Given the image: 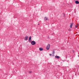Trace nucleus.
<instances>
[{
  "label": "nucleus",
  "instance_id": "obj_1",
  "mask_svg": "<svg viewBox=\"0 0 79 79\" xmlns=\"http://www.w3.org/2000/svg\"><path fill=\"white\" fill-rule=\"evenodd\" d=\"M50 44H48L47 47H46V48L47 49V50H49V49H50Z\"/></svg>",
  "mask_w": 79,
  "mask_h": 79
},
{
  "label": "nucleus",
  "instance_id": "obj_2",
  "mask_svg": "<svg viewBox=\"0 0 79 79\" xmlns=\"http://www.w3.org/2000/svg\"><path fill=\"white\" fill-rule=\"evenodd\" d=\"M31 44L32 45H35V44H36V42L35 41H31Z\"/></svg>",
  "mask_w": 79,
  "mask_h": 79
},
{
  "label": "nucleus",
  "instance_id": "obj_3",
  "mask_svg": "<svg viewBox=\"0 0 79 79\" xmlns=\"http://www.w3.org/2000/svg\"><path fill=\"white\" fill-rule=\"evenodd\" d=\"M32 38L31 37V36H30L29 37V42H31V41H32Z\"/></svg>",
  "mask_w": 79,
  "mask_h": 79
},
{
  "label": "nucleus",
  "instance_id": "obj_4",
  "mask_svg": "<svg viewBox=\"0 0 79 79\" xmlns=\"http://www.w3.org/2000/svg\"><path fill=\"white\" fill-rule=\"evenodd\" d=\"M28 37L27 36H26L25 37L24 40H27V39H28Z\"/></svg>",
  "mask_w": 79,
  "mask_h": 79
},
{
  "label": "nucleus",
  "instance_id": "obj_5",
  "mask_svg": "<svg viewBox=\"0 0 79 79\" xmlns=\"http://www.w3.org/2000/svg\"><path fill=\"white\" fill-rule=\"evenodd\" d=\"M73 23H72L70 25V28H72V27H73Z\"/></svg>",
  "mask_w": 79,
  "mask_h": 79
},
{
  "label": "nucleus",
  "instance_id": "obj_6",
  "mask_svg": "<svg viewBox=\"0 0 79 79\" xmlns=\"http://www.w3.org/2000/svg\"><path fill=\"white\" fill-rule=\"evenodd\" d=\"M39 50H40V51H42L44 50V49L42 48L41 47L39 48Z\"/></svg>",
  "mask_w": 79,
  "mask_h": 79
},
{
  "label": "nucleus",
  "instance_id": "obj_7",
  "mask_svg": "<svg viewBox=\"0 0 79 79\" xmlns=\"http://www.w3.org/2000/svg\"><path fill=\"white\" fill-rule=\"evenodd\" d=\"M55 57L56 58H57V59H59V58H60V56H56Z\"/></svg>",
  "mask_w": 79,
  "mask_h": 79
},
{
  "label": "nucleus",
  "instance_id": "obj_8",
  "mask_svg": "<svg viewBox=\"0 0 79 79\" xmlns=\"http://www.w3.org/2000/svg\"><path fill=\"white\" fill-rule=\"evenodd\" d=\"M75 3H76V4H79V2L77 1H75Z\"/></svg>",
  "mask_w": 79,
  "mask_h": 79
},
{
  "label": "nucleus",
  "instance_id": "obj_9",
  "mask_svg": "<svg viewBox=\"0 0 79 79\" xmlns=\"http://www.w3.org/2000/svg\"><path fill=\"white\" fill-rule=\"evenodd\" d=\"M79 26V24H77L75 26V27L77 28V27H78Z\"/></svg>",
  "mask_w": 79,
  "mask_h": 79
},
{
  "label": "nucleus",
  "instance_id": "obj_10",
  "mask_svg": "<svg viewBox=\"0 0 79 79\" xmlns=\"http://www.w3.org/2000/svg\"><path fill=\"white\" fill-rule=\"evenodd\" d=\"M45 19L46 20H47V17H45Z\"/></svg>",
  "mask_w": 79,
  "mask_h": 79
},
{
  "label": "nucleus",
  "instance_id": "obj_11",
  "mask_svg": "<svg viewBox=\"0 0 79 79\" xmlns=\"http://www.w3.org/2000/svg\"><path fill=\"white\" fill-rule=\"evenodd\" d=\"M32 73L31 71L29 72V73Z\"/></svg>",
  "mask_w": 79,
  "mask_h": 79
},
{
  "label": "nucleus",
  "instance_id": "obj_12",
  "mask_svg": "<svg viewBox=\"0 0 79 79\" xmlns=\"http://www.w3.org/2000/svg\"><path fill=\"white\" fill-rule=\"evenodd\" d=\"M50 56H52V54H50Z\"/></svg>",
  "mask_w": 79,
  "mask_h": 79
},
{
  "label": "nucleus",
  "instance_id": "obj_13",
  "mask_svg": "<svg viewBox=\"0 0 79 79\" xmlns=\"http://www.w3.org/2000/svg\"><path fill=\"white\" fill-rule=\"evenodd\" d=\"M38 24V25H39V24Z\"/></svg>",
  "mask_w": 79,
  "mask_h": 79
},
{
  "label": "nucleus",
  "instance_id": "obj_14",
  "mask_svg": "<svg viewBox=\"0 0 79 79\" xmlns=\"http://www.w3.org/2000/svg\"><path fill=\"white\" fill-rule=\"evenodd\" d=\"M53 52H54V51H53Z\"/></svg>",
  "mask_w": 79,
  "mask_h": 79
},
{
  "label": "nucleus",
  "instance_id": "obj_15",
  "mask_svg": "<svg viewBox=\"0 0 79 79\" xmlns=\"http://www.w3.org/2000/svg\"><path fill=\"white\" fill-rule=\"evenodd\" d=\"M53 52H54V51H53Z\"/></svg>",
  "mask_w": 79,
  "mask_h": 79
}]
</instances>
